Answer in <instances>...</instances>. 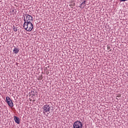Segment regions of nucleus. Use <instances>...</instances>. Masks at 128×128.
Wrapping results in <instances>:
<instances>
[{"label":"nucleus","mask_w":128,"mask_h":128,"mask_svg":"<svg viewBox=\"0 0 128 128\" xmlns=\"http://www.w3.org/2000/svg\"><path fill=\"white\" fill-rule=\"evenodd\" d=\"M23 28L26 30H27V32H32V28H34V24H32V22H24Z\"/></svg>","instance_id":"obj_1"},{"label":"nucleus","mask_w":128,"mask_h":128,"mask_svg":"<svg viewBox=\"0 0 128 128\" xmlns=\"http://www.w3.org/2000/svg\"><path fill=\"white\" fill-rule=\"evenodd\" d=\"M24 22H32V17L28 14H24Z\"/></svg>","instance_id":"obj_2"},{"label":"nucleus","mask_w":128,"mask_h":128,"mask_svg":"<svg viewBox=\"0 0 128 128\" xmlns=\"http://www.w3.org/2000/svg\"><path fill=\"white\" fill-rule=\"evenodd\" d=\"M74 128H82V123L80 121L77 120L73 124Z\"/></svg>","instance_id":"obj_3"},{"label":"nucleus","mask_w":128,"mask_h":128,"mask_svg":"<svg viewBox=\"0 0 128 128\" xmlns=\"http://www.w3.org/2000/svg\"><path fill=\"white\" fill-rule=\"evenodd\" d=\"M43 113L46 114L50 110V106L49 104H45L43 107Z\"/></svg>","instance_id":"obj_4"},{"label":"nucleus","mask_w":128,"mask_h":128,"mask_svg":"<svg viewBox=\"0 0 128 128\" xmlns=\"http://www.w3.org/2000/svg\"><path fill=\"white\" fill-rule=\"evenodd\" d=\"M6 102H7V104L9 106L10 108L14 107V103L12 102V100H10V98L9 96L6 97Z\"/></svg>","instance_id":"obj_5"},{"label":"nucleus","mask_w":128,"mask_h":128,"mask_svg":"<svg viewBox=\"0 0 128 128\" xmlns=\"http://www.w3.org/2000/svg\"><path fill=\"white\" fill-rule=\"evenodd\" d=\"M14 120L16 124H20V118L16 116H14Z\"/></svg>","instance_id":"obj_6"},{"label":"nucleus","mask_w":128,"mask_h":128,"mask_svg":"<svg viewBox=\"0 0 128 128\" xmlns=\"http://www.w3.org/2000/svg\"><path fill=\"white\" fill-rule=\"evenodd\" d=\"M19 52H20V49H18V48H14V49L13 50V52L16 54H18Z\"/></svg>","instance_id":"obj_7"},{"label":"nucleus","mask_w":128,"mask_h":128,"mask_svg":"<svg viewBox=\"0 0 128 128\" xmlns=\"http://www.w3.org/2000/svg\"><path fill=\"white\" fill-rule=\"evenodd\" d=\"M31 94L32 96H36V95L38 94V92L36 91L32 90L31 91Z\"/></svg>","instance_id":"obj_8"},{"label":"nucleus","mask_w":128,"mask_h":128,"mask_svg":"<svg viewBox=\"0 0 128 128\" xmlns=\"http://www.w3.org/2000/svg\"><path fill=\"white\" fill-rule=\"evenodd\" d=\"M12 28L14 32H18V27L14 26V25L13 26Z\"/></svg>","instance_id":"obj_9"},{"label":"nucleus","mask_w":128,"mask_h":128,"mask_svg":"<svg viewBox=\"0 0 128 128\" xmlns=\"http://www.w3.org/2000/svg\"><path fill=\"white\" fill-rule=\"evenodd\" d=\"M84 0L80 4V6H82V4H86V0Z\"/></svg>","instance_id":"obj_10"},{"label":"nucleus","mask_w":128,"mask_h":128,"mask_svg":"<svg viewBox=\"0 0 128 128\" xmlns=\"http://www.w3.org/2000/svg\"><path fill=\"white\" fill-rule=\"evenodd\" d=\"M107 50H110V46H107Z\"/></svg>","instance_id":"obj_11"},{"label":"nucleus","mask_w":128,"mask_h":128,"mask_svg":"<svg viewBox=\"0 0 128 128\" xmlns=\"http://www.w3.org/2000/svg\"><path fill=\"white\" fill-rule=\"evenodd\" d=\"M128 0H120V2H126Z\"/></svg>","instance_id":"obj_12"},{"label":"nucleus","mask_w":128,"mask_h":128,"mask_svg":"<svg viewBox=\"0 0 128 128\" xmlns=\"http://www.w3.org/2000/svg\"><path fill=\"white\" fill-rule=\"evenodd\" d=\"M112 50H110L108 52H110Z\"/></svg>","instance_id":"obj_13"},{"label":"nucleus","mask_w":128,"mask_h":128,"mask_svg":"<svg viewBox=\"0 0 128 128\" xmlns=\"http://www.w3.org/2000/svg\"><path fill=\"white\" fill-rule=\"evenodd\" d=\"M42 78H40V80H42Z\"/></svg>","instance_id":"obj_14"},{"label":"nucleus","mask_w":128,"mask_h":128,"mask_svg":"<svg viewBox=\"0 0 128 128\" xmlns=\"http://www.w3.org/2000/svg\"><path fill=\"white\" fill-rule=\"evenodd\" d=\"M127 76H128V75H127Z\"/></svg>","instance_id":"obj_15"},{"label":"nucleus","mask_w":128,"mask_h":128,"mask_svg":"<svg viewBox=\"0 0 128 128\" xmlns=\"http://www.w3.org/2000/svg\"><path fill=\"white\" fill-rule=\"evenodd\" d=\"M12 12H14V10H12Z\"/></svg>","instance_id":"obj_16"}]
</instances>
